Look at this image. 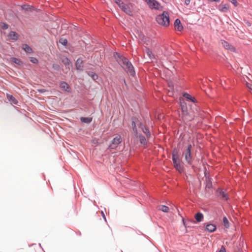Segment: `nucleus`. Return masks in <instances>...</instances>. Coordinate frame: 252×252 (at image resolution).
<instances>
[{
  "label": "nucleus",
  "mask_w": 252,
  "mask_h": 252,
  "mask_svg": "<svg viewBox=\"0 0 252 252\" xmlns=\"http://www.w3.org/2000/svg\"><path fill=\"white\" fill-rule=\"evenodd\" d=\"M132 126L133 131L135 133V135L139 137V140L141 144L143 145H146V138L144 136L141 135L138 133L140 131H142L146 134L147 139H148L151 136L150 132L148 129L145 127L141 122L137 121L136 118H132Z\"/></svg>",
  "instance_id": "1"
},
{
  "label": "nucleus",
  "mask_w": 252,
  "mask_h": 252,
  "mask_svg": "<svg viewBox=\"0 0 252 252\" xmlns=\"http://www.w3.org/2000/svg\"><path fill=\"white\" fill-rule=\"evenodd\" d=\"M119 58L117 62L125 70L127 74L131 76L135 74V71L132 64L128 61L127 59L123 56H118Z\"/></svg>",
  "instance_id": "2"
},
{
  "label": "nucleus",
  "mask_w": 252,
  "mask_h": 252,
  "mask_svg": "<svg viewBox=\"0 0 252 252\" xmlns=\"http://www.w3.org/2000/svg\"><path fill=\"white\" fill-rule=\"evenodd\" d=\"M156 20L158 24L161 26L165 27L168 26L170 23L168 13L167 12L164 11L162 14L157 16Z\"/></svg>",
  "instance_id": "3"
},
{
  "label": "nucleus",
  "mask_w": 252,
  "mask_h": 252,
  "mask_svg": "<svg viewBox=\"0 0 252 252\" xmlns=\"http://www.w3.org/2000/svg\"><path fill=\"white\" fill-rule=\"evenodd\" d=\"M114 1L118 4L120 8L126 14L131 15L132 11L129 5L125 3L121 0H114Z\"/></svg>",
  "instance_id": "4"
},
{
  "label": "nucleus",
  "mask_w": 252,
  "mask_h": 252,
  "mask_svg": "<svg viewBox=\"0 0 252 252\" xmlns=\"http://www.w3.org/2000/svg\"><path fill=\"white\" fill-rule=\"evenodd\" d=\"M192 146L191 144L188 145L187 149L184 152L183 155L188 163L191 164L192 163V156L191 155V149Z\"/></svg>",
  "instance_id": "5"
},
{
  "label": "nucleus",
  "mask_w": 252,
  "mask_h": 252,
  "mask_svg": "<svg viewBox=\"0 0 252 252\" xmlns=\"http://www.w3.org/2000/svg\"><path fill=\"white\" fill-rule=\"evenodd\" d=\"M122 141V138L120 135H117L112 140L110 146L109 148L111 149H115L118 147L119 144Z\"/></svg>",
  "instance_id": "6"
},
{
  "label": "nucleus",
  "mask_w": 252,
  "mask_h": 252,
  "mask_svg": "<svg viewBox=\"0 0 252 252\" xmlns=\"http://www.w3.org/2000/svg\"><path fill=\"white\" fill-rule=\"evenodd\" d=\"M181 109H182V112L183 114V117L184 119L185 120H189L190 121L192 119V117L190 118H188V108L186 106V104L184 103H182L181 105Z\"/></svg>",
  "instance_id": "7"
},
{
  "label": "nucleus",
  "mask_w": 252,
  "mask_h": 252,
  "mask_svg": "<svg viewBox=\"0 0 252 252\" xmlns=\"http://www.w3.org/2000/svg\"><path fill=\"white\" fill-rule=\"evenodd\" d=\"M217 192L220 198L225 200H227L228 199L227 194L224 191L222 190V189H218Z\"/></svg>",
  "instance_id": "8"
},
{
  "label": "nucleus",
  "mask_w": 252,
  "mask_h": 252,
  "mask_svg": "<svg viewBox=\"0 0 252 252\" xmlns=\"http://www.w3.org/2000/svg\"><path fill=\"white\" fill-rule=\"evenodd\" d=\"M174 27L176 30L181 32L183 30V27L181 24V21L177 19L174 22Z\"/></svg>",
  "instance_id": "9"
},
{
  "label": "nucleus",
  "mask_w": 252,
  "mask_h": 252,
  "mask_svg": "<svg viewBox=\"0 0 252 252\" xmlns=\"http://www.w3.org/2000/svg\"><path fill=\"white\" fill-rule=\"evenodd\" d=\"M221 44L226 49L230 50L231 51L234 50V47L232 45L229 44V43L224 40H221Z\"/></svg>",
  "instance_id": "10"
},
{
  "label": "nucleus",
  "mask_w": 252,
  "mask_h": 252,
  "mask_svg": "<svg viewBox=\"0 0 252 252\" xmlns=\"http://www.w3.org/2000/svg\"><path fill=\"white\" fill-rule=\"evenodd\" d=\"M206 230L209 232H214L216 230V226L214 224L208 223L206 225Z\"/></svg>",
  "instance_id": "11"
},
{
  "label": "nucleus",
  "mask_w": 252,
  "mask_h": 252,
  "mask_svg": "<svg viewBox=\"0 0 252 252\" xmlns=\"http://www.w3.org/2000/svg\"><path fill=\"white\" fill-rule=\"evenodd\" d=\"M76 67L77 70H82L83 69V62L81 59H78L76 62Z\"/></svg>",
  "instance_id": "12"
},
{
  "label": "nucleus",
  "mask_w": 252,
  "mask_h": 252,
  "mask_svg": "<svg viewBox=\"0 0 252 252\" xmlns=\"http://www.w3.org/2000/svg\"><path fill=\"white\" fill-rule=\"evenodd\" d=\"M60 87L63 90L67 92H70V89L68 85L65 82H62L60 83Z\"/></svg>",
  "instance_id": "13"
},
{
  "label": "nucleus",
  "mask_w": 252,
  "mask_h": 252,
  "mask_svg": "<svg viewBox=\"0 0 252 252\" xmlns=\"http://www.w3.org/2000/svg\"><path fill=\"white\" fill-rule=\"evenodd\" d=\"M7 98L8 101L12 104H17L18 103V101L15 99V98L12 95L7 94Z\"/></svg>",
  "instance_id": "14"
},
{
  "label": "nucleus",
  "mask_w": 252,
  "mask_h": 252,
  "mask_svg": "<svg viewBox=\"0 0 252 252\" xmlns=\"http://www.w3.org/2000/svg\"><path fill=\"white\" fill-rule=\"evenodd\" d=\"M145 53H146L147 56L151 61H152L154 59H155V56L154 54L152 53V51L149 48H146Z\"/></svg>",
  "instance_id": "15"
},
{
  "label": "nucleus",
  "mask_w": 252,
  "mask_h": 252,
  "mask_svg": "<svg viewBox=\"0 0 252 252\" xmlns=\"http://www.w3.org/2000/svg\"><path fill=\"white\" fill-rule=\"evenodd\" d=\"M8 37L10 39L15 41L18 39V35L15 32L11 31L9 33Z\"/></svg>",
  "instance_id": "16"
},
{
  "label": "nucleus",
  "mask_w": 252,
  "mask_h": 252,
  "mask_svg": "<svg viewBox=\"0 0 252 252\" xmlns=\"http://www.w3.org/2000/svg\"><path fill=\"white\" fill-rule=\"evenodd\" d=\"M229 8V6L227 4H220L219 6V9L220 11L222 12H226Z\"/></svg>",
  "instance_id": "17"
},
{
  "label": "nucleus",
  "mask_w": 252,
  "mask_h": 252,
  "mask_svg": "<svg viewBox=\"0 0 252 252\" xmlns=\"http://www.w3.org/2000/svg\"><path fill=\"white\" fill-rule=\"evenodd\" d=\"M194 217L197 222H201L202 221L204 216L201 213L198 212L195 215Z\"/></svg>",
  "instance_id": "18"
},
{
  "label": "nucleus",
  "mask_w": 252,
  "mask_h": 252,
  "mask_svg": "<svg viewBox=\"0 0 252 252\" xmlns=\"http://www.w3.org/2000/svg\"><path fill=\"white\" fill-rule=\"evenodd\" d=\"M174 167L179 172L182 173L183 171L184 167L182 165H181L180 162L177 163L176 164H174Z\"/></svg>",
  "instance_id": "19"
},
{
  "label": "nucleus",
  "mask_w": 252,
  "mask_h": 252,
  "mask_svg": "<svg viewBox=\"0 0 252 252\" xmlns=\"http://www.w3.org/2000/svg\"><path fill=\"white\" fill-rule=\"evenodd\" d=\"M22 49L27 53H31L32 52V48L27 44H24L22 45Z\"/></svg>",
  "instance_id": "20"
},
{
  "label": "nucleus",
  "mask_w": 252,
  "mask_h": 252,
  "mask_svg": "<svg viewBox=\"0 0 252 252\" xmlns=\"http://www.w3.org/2000/svg\"><path fill=\"white\" fill-rule=\"evenodd\" d=\"M158 210L165 213H167L169 211V208L165 205H159L158 206Z\"/></svg>",
  "instance_id": "21"
},
{
  "label": "nucleus",
  "mask_w": 252,
  "mask_h": 252,
  "mask_svg": "<svg viewBox=\"0 0 252 252\" xmlns=\"http://www.w3.org/2000/svg\"><path fill=\"white\" fill-rule=\"evenodd\" d=\"M81 121L83 123H90L92 121V118L90 117H81Z\"/></svg>",
  "instance_id": "22"
},
{
  "label": "nucleus",
  "mask_w": 252,
  "mask_h": 252,
  "mask_svg": "<svg viewBox=\"0 0 252 252\" xmlns=\"http://www.w3.org/2000/svg\"><path fill=\"white\" fill-rule=\"evenodd\" d=\"M223 223L225 228H228L229 227V222L225 217L223 218Z\"/></svg>",
  "instance_id": "23"
},
{
  "label": "nucleus",
  "mask_w": 252,
  "mask_h": 252,
  "mask_svg": "<svg viewBox=\"0 0 252 252\" xmlns=\"http://www.w3.org/2000/svg\"><path fill=\"white\" fill-rule=\"evenodd\" d=\"M10 60L12 62L17 64H21L22 63V62H21V61L20 60H19L17 58H11L10 59Z\"/></svg>",
  "instance_id": "24"
},
{
  "label": "nucleus",
  "mask_w": 252,
  "mask_h": 252,
  "mask_svg": "<svg viewBox=\"0 0 252 252\" xmlns=\"http://www.w3.org/2000/svg\"><path fill=\"white\" fill-rule=\"evenodd\" d=\"M63 63L65 65H68L70 63L69 60L67 58H63L62 59Z\"/></svg>",
  "instance_id": "25"
},
{
  "label": "nucleus",
  "mask_w": 252,
  "mask_h": 252,
  "mask_svg": "<svg viewBox=\"0 0 252 252\" xmlns=\"http://www.w3.org/2000/svg\"><path fill=\"white\" fill-rule=\"evenodd\" d=\"M184 96L185 98H186L187 99L190 100L192 102H195V98L194 97H192L191 96L188 94L185 93L184 94Z\"/></svg>",
  "instance_id": "26"
},
{
  "label": "nucleus",
  "mask_w": 252,
  "mask_h": 252,
  "mask_svg": "<svg viewBox=\"0 0 252 252\" xmlns=\"http://www.w3.org/2000/svg\"><path fill=\"white\" fill-rule=\"evenodd\" d=\"M172 159L173 161L174 164H176L177 163L179 162L178 156L175 154H173L172 155Z\"/></svg>",
  "instance_id": "27"
},
{
  "label": "nucleus",
  "mask_w": 252,
  "mask_h": 252,
  "mask_svg": "<svg viewBox=\"0 0 252 252\" xmlns=\"http://www.w3.org/2000/svg\"><path fill=\"white\" fill-rule=\"evenodd\" d=\"M59 42L63 45L65 46L67 43V40L66 39L64 38H61L59 40Z\"/></svg>",
  "instance_id": "28"
},
{
  "label": "nucleus",
  "mask_w": 252,
  "mask_h": 252,
  "mask_svg": "<svg viewBox=\"0 0 252 252\" xmlns=\"http://www.w3.org/2000/svg\"><path fill=\"white\" fill-rule=\"evenodd\" d=\"M89 75L91 76V77L93 78V80H95L97 79L98 76L97 75L94 73V72H91L89 74Z\"/></svg>",
  "instance_id": "29"
},
{
  "label": "nucleus",
  "mask_w": 252,
  "mask_h": 252,
  "mask_svg": "<svg viewBox=\"0 0 252 252\" xmlns=\"http://www.w3.org/2000/svg\"><path fill=\"white\" fill-rule=\"evenodd\" d=\"M31 62L34 63H38V60L35 58L32 57L30 60Z\"/></svg>",
  "instance_id": "30"
},
{
  "label": "nucleus",
  "mask_w": 252,
  "mask_h": 252,
  "mask_svg": "<svg viewBox=\"0 0 252 252\" xmlns=\"http://www.w3.org/2000/svg\"><path fill=\"white\" fill-rule=\"evenodd\" d=\"M1 28L3 29H4V30H6V29H8V25L7 24H5V23H2V24H1Z\"/></svg>",
  "instance_id": "31"
},
{
  "label": "nucleus",
  "mask_w": 252,
  "mask_h": 252,
  "mask_svg": "<svg viewBox=\"0 0 252 252\" xmlns=\"http://www.w3.org/2000/svg\"><path fill=\"white\" fill-rule=\"evenodd\" d=\"M217 252H226L225 249L223 246H222L220 250Z\"/></svg>",
  "instance_id": "32"
},
{
  "label": "nucleus",
  "mask_w": 252,
  "mask_h": 252,
  "mask_svg": "<svg viewBox=\"0 0 252 252\" xmlns=\"http://www.w3.org/2000/svg\"><path fill=\"white\" fill-rule=\"evenodd\" d=\"M246 85L248 88H249L250 89L252 90V84L247 83Z\"/></svg>",
  "instance_id": "33"
},
{
  "label": "nucleus",
  "mask_w": 252,
  "mask_h": 252,
  "mask_svg": "<svg viewBox=\"0 0 252 252\" xmlns=\"http://www.w3.org/2000/svg\"><path fill=\"white\" fill-rule=\"evenodd\" d=\"M230 1H231L232 3H233L235 6L237 5V2L236 0H229Z\"/></svg>",
  "instance_id": "34"
},
{
  "label": "nucleus",
  "mask_w": 252,
  "mask_h": 252,
  "mask_svg": "<svg viewBox=\"0 0 252 252\" xmlns=\"http://www.w3.org/2000/svg\"><path fill=\"white\" fill-rule=\"evenodd\" d=\"M185 4L188 5L189 4V3L190 2V0H185Z\"/></svg>",
  "instance_id": "35"
},
{
  "label": "nucleus",
  "mask_w": 252,
  "mask_h": 252,
  "mask_svg": "<svg viewBox=\"0 0 252 252\" xmlns=\"http://www.w3.org/2000/svg\"><path fill=\"white\" fill-rule=\"evenodd\" d=\"M101 214H102V217L104 218V219L105 221H106V218H105V215H104V213H103V211H101Z\"/></svg>",
  "instance_id": "36"
},
{
  "label": "nucleus",
  "mask_w": 252,
  "mask_h": 252,
  "mask_svg": "<svg viewBox=\"0 0 252 252\" xmlns=\"http://www.w3.org/2000/svg\"><path fill=\"white\" fill-rule=\"evenodd\" d=\"M38 91L41 93H43V92H45V90L44 89H42V90H39Z\"/></svg>",
  "instance_id": "37"
},
{
  "label": "nucleus",
  "mask_w": 252,
  "mask_h": 252,
  "mask_svg": "<svg viewBox=\"0 0 252 252\" xmlns=\"http://www.w3.org/2000/svg\"><path fill=\"white\" fill-rule=\"evenodd\" d=\"M183 223H184V226L186 227V222L184 221V220H183Z\"/></svg>",
  "instance_id": "38"
}]
</instances>
